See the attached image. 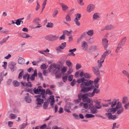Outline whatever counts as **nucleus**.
Segmentation results:
<instances>
[{"mask_svg": "<svg viewBox=\"0 0 129 129\" xmlns=\"http://www.w3.org/2000/svg\"><path fill=\"white\" fill-rule=\"evenodd\" d=\"M84 77L79 79L77 80V82L78 83H81L80 86L81 88L80 91L84 93H86L90 91L93 87V81L89 80L85 82L86 79L85 78H89L91 77L90 74L85 73Z\"/></svg>", "mask_w": 129, "mask_h": 129, "instance_id": "nucleus-1", "label": "nucleus"}, {"mask_svg": "<svg viewBox=\"0 0 129 129\" xmlns=\"http://www.w3.org/2000/svg\"><path fill=\"white\" fill-rule=\"evenodd\" d=\"M115 108H112L109 109L108 112H112V113L114 114L118 109L123 108L122 103L120 102H118Z\"/></svg>", "mask_w": 129, "mask_h": 129, "instance_id": "nucleus-2", "label": "nucleus"}, {"mask_svg": "<svg viewBox=\"0 0 129 129\" xmlns=\"http://www.w3.org/2000/svg\"><path fill=\"white\" fill-rule=\"evenodd\" d=\"M58 38V36L56 35H50L46 36L45 38L47 40L54 41L56 40Z\"/></svg>", "mask_w": 129, "mask_h": 129, "instance_id": "nucleus-3", "label": "nucleus"}, {"mask_svg": "<svg viewBox=\"0 0 129 129\" xmlns=\"http://www.w3.org/2000/svg\"><path fill=\"white\" fill-rule=\"evenodd\" d=\"M66 43L64 42L61 43V45L56 47L55 49L58 53H59L62 52L61 49H63L66 47Z\"/></svg>", "mask_w": 129, "mask_h": 129, "instance_id": "nucleus-4", "label": "nucleus"}, {"mask_svg": "<svg viewBox=\"0 0 129 129\" xmlns=\"http://www.w3.org/2000/svg\"><path fill=\"white\" fill-rule=\"evenodd\" d=\"M9 66L11 69L12 71L13 72L14 71L16 68V62L13 61H11L8 64Z\"/></svg>", "mask_w": 129, "mask_h": 129, "instance_id": "nucleus-5", "label": "nucleus"}, {"mask_svg": "<svg viewBox=\"0 0 129 129\" xmlns=\"http://www.w3.org/2000/svg\"><path fill=\"white\" fill-rule=\"evenodd\" d=\"M95 8L94 5L92 4H90L88 5L87 7V11L90 13L93 11Z\"/></svg>", "mask_w": 129, "mask_h": 129, "instance_id": "nucleus-6", "label": "nucleus"}, {"mask_svg": "<svg viewBox=\"0 0 129 129\" xmlns=\"http://www.w3.org/2000/svg\"><path fill=\"white\" fill-rule=\"evenodd\" d=\"M78 97L79 98L82 99V101L84 102H85L86 100L88 98V94L85 93L83 94H82L81 93H80L78 94Z\"/></svg>", "mask_w": 129, "mask_h": 129, "instance_id": "nucleus-7", "label": "nucleus"}, {"mask_svg": "<svg viewBox=\"0 0 129 129\" xmlns=\"http://www.w3.org/2000/svg\"><path fill=\"white\" fill-rule=\"evenodd\" d=\"M87 43L85 41H83L81 44L82 49L84 50H86L88 47Z\"/></svg>", "mask_w": 129, "mask_h": 129, "instance_id": "nucleus-8", "label": "nucleus"}, {"mask_svg": "<svg viewBox=\"0 0 129 129\" xmlns=\"http://www.w3.org/2000/svg\"><path fill=\"white\" fill-rule=\"evenodd\" d=\"M108 40L106 38H103L102 39V44L105 49H106L108 46Z\"/></svg>", "mask_w": 129, "mask_h": 129, "instance_id": "nucleus-9", "label": "nucleus"}, {"mask_svg": "<svg viewBox=\"0 0 129 129\" xmlns=\"http://www.w3.org/2000/svg\"><path fill=\"white\" fill-rule=\"evenodd\" d=\"M53 67L55 69H54L53 72L55 74H58L59 73L60 68L59 66H57L55 64H54Z\"/></svg>", "mask_w": 129, "mask_h": 129, "instance_id": "nucleus-10", "label": "nucleus"}, {"mask_svg": "<svg viewBox=\"0 0 129 129\" xmlns=\"http://www.w3.org/2000/svg\"><path fill=\"white\" fill-rule=\"evenodd\" d=\"M92 70L94 74L96 76L99 75L100 74L99 69L97 68L94 67L92 68Z\"/></svg>", "mask_w": 129, "mask_h": 129, "instance_id": "nucleus-11", "label": "nucleus"}, {"mask_svg": "<svg viewBox=\"0 0 129 129\" xmlns=\"http://www.w3.org/2000/svg\"><path fill=\"white\" fill-rule=\"evenodd\" d=\"M42 91V87L40 86H39L37 88L35 87L33 89L34 92L36 94H38L40 92H41Z\"/></svg>", "mask_w": 129, "mask_h": 129, "instance_id": "nucleus-12", "label": "nucleus"}, {"mask_svg": "<svg viewBox=\"0 0 129 129\" xmlns=\"http://www.w3.org/2000/svg\"><path fill=\"white\" fill-rule=\"evenodd\" d=\"M90 113L92 114H95L97 113V111L96 109L93 106L91 107L90 105Z\"/></svg>", "mask_w": 129, "mask_h": 129, "instance_id": "nucleus-13", "label": "nucleus"}, {"mask_svg": "<svg viewBox=\"0 0 129 129\" xmlns=\"http://www.w3.org/2000/svg\"><path fill=\"white\" fill-rule=\"evenodd\" d=\"M60 5L62 7V10L64 12H66L68 8V6L63 3H60Z\"/></svg>", "mask_w": 129, "mask_h": 129, "instance_id": "nucleus-14", "label": "nucleus"}, {"mask_svg": "<svg viewBox=\"0 0 129 129\" xmlns=\"http://www.w3.org/2000/svg\"><path fill=\"white\" fill-rule=\"evenodd\" d=\"M105 29L107 30H111L114 28V27L112 24H110L108 25L105 26Z\"/></svg>", "mask_w": 129, "mask_h": 129, "instance_id": "nucleus-15", "label": "nucleus"}, {"mask_svg": "<svg viewBox=\"0 0 129 129\" xmlns=\"http://www.w3.org/2000/svg\"><path fill=\"white\" fill-rule=\"evenodd\" d=\"M20 35L21 37L24 38H27L29 37L32 38V36L29 35L28 34L25 33H23L21 34Z\"/></svg>", "mask_w": 129, "mask_h": 129, "instance_id": "nucleus-16", "label": "nucleus"}, {"mask_svg": "<svg viewBox=\"0 0 129 129\" xmlns=\"http://www.w3.org/2000/svg\"><path fill=\"white\" fill-rule=\"evenodd\" d=\"M100 18V14L98 13H95L94 14L93 18L95 20H98Z\"/></svg>", "mask_w": 129, "mask_h": 129, "instance_id": "nucleus-17", "label": "nucleus"}, {"mask_svg": "<svg viewBox=\"0 0 129 129\" xmlns=\"http://www.w3.org/2000/svg\"><path fill=\"white\" fill-rule=\"evenodd\" d=\"M111 52V50H107L103 53L102 55L106 58V56L108 55Z\"/></svg>", "mask_w": 129, "mask_h": 129, "instance_id": "nucleus-18", "label": "nucleus"}, {"mask_svg": "<svg viewBox=\"0 0 129 129\" xmlns=\"http://www.w3.org/2000/svg\"><path fill=\"white\" fill-rule=\"evenodd\" d=\"M100 80V78H96L95 79L93 82L94 83L95 85L94 86L93 85V87H96L97 88H98L99 85H97V84L99 82V80ZM94 87H93L92 88H93Z\"/></svg>", "mask_w": 129, "mask_h": 129, "instance_id": "nucleus-19", "label": "nucleus"}, {"mask_svg": "<svg viewBox=\"0 0 129 129\" xmlns=\"http://www.w3.org/2000/svg\"><path fill=\"white\" fill-rule=\"evenodd\" d=\"M27 96L25 97L24 99L26 102L27 103H30L31 102V99L30 97L28 95V94H27Z\"/></svg>", "mask_w": 129, "mask_h": 129, "instance_id": "nucleus-20", "label": "nucleus"}, {"mask_svg": "<svg viewBox=\"0 0 129 129\" xmlns=\"http://www.w3.org/2000/svg\"><path fill=\"white\" fill-rule=\"evenodd\" d=\"M43 101L44 100L43 99L38 98L36 99V103L37 105H40L43 103Z\"/></svg>", "mask_w": 129, "mask_h": 129, "instance_id": "nucleus-21", "label": "nucleus"}, {"mask_svg": "<svg viewBox=\"0 0 129 129\" xmlns=\"http://www.w3.org/2000/svg\"><path fill=\"white\" fill-rule=\"evenodd\" d=\"M126 40V37H124L121 40L120 42L119 43V44L123 46L125 43Z\"/></svg>", "mask_w": 129, "mask_h": 129, "instance_id": "nucleus-22", "label": "nucleus"}, {"mask_svg": "<svg viewBox=\"0 0 129 129\" xmlns=\"http://www.w3.org/2000/svg\"><path fill=\"white\" fill-rule=\"evenodd\" d=\"M25 60L23 58L20 57L18 59V62L19 64H23L25 62Z\"/></svg>", "mask_w": 129, "mask_h": 129, "instance_id": "nucleus-23", "label": "nucleus"}, {"mask_svg": "<svg viewBox=\"0 0 129 129\" xmlns=\"http://www.w3.org/2000/svg\"><path fill=\"white\" fill-rule=\"evenodd\" d=\"M37 74V71L36 69H35L34 72V73L32 74L31 77L30 79L32 81H33L35 80V77L36 76Z\"/></svg>", "mask_w": 129, "mask_h": 129, "instance_id": "nucleus-24", "label": "nucleus"}, {"mask_svg": "<svg viewBox=\"0 0 129 129\" xmlns=\"http://www.w3.org/2000/svg\"><path fill=\"white\" fill-rule=\"evenodd\" d=\"M71 108V107L70 106L67 105L64 107V110L65 111L68 113H71V111L69 110Z\"/></svg>", "mask_w": 129, "mask_h": 129, "instance_id": "nucleus-25", "label": "nucleus"}, {"mask_svg": "<svg viewBox=\"0 0 129 129\" xmlns=\"http://www.w3.org/2000/svg\"><path fill=\"white\" fill-rule=\"evenodd\" d=\"M80 106H83V107L85 109H87L88 107V103H84L83 102H81L80 103Z\"/></svg>", "mask_w": 129, "mask_h": 129, "instance_id": "nucleus-26", "label": "nucleus"}, {"mask_svg": "<svg viewBox=\"0 0 129 129\" xmlns=\"http://www.w3.org/2000/svg\"><path fill=\"white\" fill-rule=\"evenodd\" d=\"M50 50L48 48H47L46 50L41 51H39V52L42 54H44L45 56H46V54H45V53L47 52H49Z\"/></svg>", "mask_w": 129, "mask_h": 129, "instance_id": "nucleus-27", "label": "nucleus"}, {"mask_svg": "<svg viewBox=\"0 0 129 129\" xmlns=\"http://www.w3.org/2000/svg\"><path fill=\"white\" fill-rule=\"evenodd\" d=\"M128 101V99L127 97L125 96L123 98L122 100V103L123 104H125L127 103Z\"/></svg>", "mask_w": 129, "mask_h": 129, "instance_id": "nucleus-28", "label": "nucleus"}, {"mask_svg": "<svg viewBox=\"0 0 129 129\" xmlns=\"http://www.w3.org/2000/svg\"><path fill=\"white\" fill-rule=\"evenodd\" d=\"M13 85L15 87L19 86L20 84V83L16 80L14 81L13 82Z\"/></svg>", "mask_w": 129, "mask_h": 129, "instance_id": "nucleus-29", "label": "nucleus"}, {"mask_svg": "<svg viewBox=\"0 0 129 129\" xmlns=\"http://www.w3.org/2000/svg\"><path fill=\"white\" fill-rule=\"evenodd\" d=\"M66 63L67 65L68 66L69 68H72V64L70 60H68L66 61Z\"/></svg>", "mask_w": 129, "mask_h": 129, "instance_id": "nucleus-30", "label": "nucleus"}, {"mask_svg": "<svg viewBox=\"0 0 129 129\" xmlns=\"http://www.w3.org/2000/svg\"><path fill=\"white\" fill-rule=\"evenodd\" d=\"M75 18L74 19L80 20L82 16L80 14L77 13L75 14Z\"/></svg>", "mask_w": 129, "mask_h": 129, "instance_id": "nucleus-31", "label": "nucleus"}, {"mask_svg": "<svg viewBox=\"0 0 129 129\" xmlns=\"http://www.w3.org/2000/svg\"><path fill=\"white\" fill-rule=\"evenodd\" d=\"M23 18H22L17 19L15 22V24L17 25H20L21 22V20H23Z\"/></svg>", "mask_w": 129, "mask_h": 129, "instance_id": "nucleus-32", "label": "nucleus"}, {"mask_svg": "<svg viewBox=\"0 0 129 129\" xmlns=\"http://www.w3.org/2000/svg\"><path fill=\"white\" fill-rule=\"evenodd\" d=\"M93 32L94 31L93 30H90L87 32V34L88 35L92 36L94 34Z\"/></svg>", "mask_w": 129, "mask_h": 129, "instance_id": "nucleus-33", "label": "nucleus"}, {"mask_svg": "<svg viewBox=\"0 0 129 129\" xmlns=\"http://www.w3.org/2000/svg\"><path fill=\"white\" fill-rule=\"evenodd\" d=\"M122 46L118 44L117 47V49L115 50V52L116 53H117L119 52L120 49L122 48Z\"/></svg>", "mask_w": 129, "mask_h": 129, "instance_id": "nucleus-34", "label": "nucleus"}, {"mask_svg": "<svg viewBox=\"0 0 129 129\" xmlns=\"http://www.w3.org/2000/svg\"><path fill=\"white\" fill-rule=\"evenodd\" d=\"M9 37V36H8L7 37L4 38L1 41H0L1 44H3L6 42L8 40Z\"/></svg>", "mask_w": 129, "mask_h": 129, "instance_id": "nucleus-35", "label": "nucleus"}, {"mask_svg": "<svg viewBox=\"0 0 129 129\" xmlns=\"http://www.w3.org/2000/svg\"><path fill=\"white\" fill-rule=\"evenodd\" d=\"M117 101L116 99H114L113 100L112 102V105H111V107L113 108L117 104Z\"/></svg>", "mask_w": 129, "mask_h": 129, "instance_id": "nucleus-36", "label": "nucleus"}, {"mask_svg": "<svg viewBox=\"0 0 129 129\" xmlns=\"http://www.w3.org/2000/svg\"><path fill=\"white\" fill-rule=\"evenodd\" d=\"M95 116L91 114H86L85 117L86 118H93Z\"/></svg>", "mask_w": 129, "mask_h": 129, "instance_id": "nucleus-37", "label": "nucleus"}, {"mask_svg": "<svg viewBox=\"0 0 129 129\" xmlns=\"http://www.w3.org/2000/svg\"><path fill=\"white\" fill-rule=\"evenodd\" d=\"M29 75L27 73L24 75L23 76V79H27V81H28L29 79Z\"/></svg>", "mask_w": 129, "mask_h": 129, "instance_id": "nucleus-38", "label": "nucleus"}, {"mask_svg": "<svg viewBox=\"0 0 129 129\" xmlns=\"http://www.w3.org/2000/svg\"><path fill=\"white\" fill-rule=\"evenodd\" d=\"M41 21L40 19L39 18H35L33 20V22L35 23L38 24Z\"/></svg>", "mask_w": 129, "mask_h": 129, "instance_id": "nucleus-39", "label": "nucleus"}, {"mask_svg": "<svg viewBox=\"0 0 129 129\" xmlns=\"http://www.w3.org/2000/svg\"><path fill=\"white\" fill-rule=\"evenodd\" d=\"M117 110V114H119L122 113L123 111L124 108H122L118 109Z\"/></svg>", "mask_w": 129, "mask_h": 129, "instance_id": "nucleus-40", "label": "nucleus"}, {"mask_svg": "<svg viewBox=\"0 0 129 129\" xmlns=\"http://www.w3.org/2000/svg\"><path fill=\"white\" fill-rule=\"evenodd\" d=\"M79 20H80L74 19V21L75 22V23L78 26H79L80 25V23L79 21Z\"/></svg>", "mask_w": 129, "mask_h": 129, "instance_id": "nucleus-41", "label": "nucleus"}, {"mask_svg": "<svg viewBox=\"0 0 129 129\" xmlns=\"http://www.w3.org/2000/svg\"><path fill=\"white\" fill-rule=\"evenodd\" d=\"M58 12V11L57 10H54L52 16L54 18H55Z\"/></svg>", "mask_w": 129, "mask_h": 129, "instance_id": "nucleus-42", "label": "nucleus"}, {"mask_svg": "<svg viewBox=\"0 0 129 129\" xmlns=\"http://www.w3.org/2000/svg\"><path fill=\"white\" fill-rule=\"evenodd\" d=\"M37 96H38L40 98H44L45 97V93L44 92L40 94L37 95Z\"/></svg>", "mask_w": 129, "mask_h": 129, "instance_id": "nucleus-43", "label": "nucleus"}, {"mask_svg": "<svg viewBox=\"0 0 129 129\" xmlns=\"http://www.w3.org/2000/svg\"><path fill=\"white\" fill-rule=\"evenodd\" d=\"M37 4L36 6V11H37L39 9H40V5L38 1H37Z\"/></svg>", "mask_w": 129, "mask_h": 129, "instance_id": "nucleus-44", "label": "nucleus"}, {"mask_svg": "<svg viewBox=\"0 0 129 129\" xmlns=\"http://www.w3.org/2000/svg\"><path fill=\"white\" fill-rule=\"evenodd\" d=\"M93 92L94 94L95 93H98L100 92V90L95 88H94Z\"/></svg>", "mask_w": 129, "mask_h": 129, "instance_id": "nucleus-45", "label": "nucleus"}, {"mask_svg": "<svg viewBox=\"0 0 129 129\" xmlns=\"http://www.w3.org/2000/svg\"><path fill=\"white\" fill-rule=\"evenodd\" d=\"M122 72L123 74L127 77L129 75V73L125 70H123Z\"/></svg>", "mask_w": 129, "mask_h": 129, "instance_id": "nucleus-46", "label": "nucleus"}, {"mask_svg": "<svg viewBox=\"0 0 129 129\" xmlns=\"http://www.w3.org/2000/svg\"><path fill=\"white\" fill-rule=\"evenodd\" d=\"M85 102L90 103V105H93V102L89 98H87V99L86 100Z\"/></svg>", "mask_w": 129, "mask_h": 129, "instance_id": "nucleus-47", "label": "nucleus"}, {"mask_svg": "<svg viewBox=\"0 0 129 129\" xmlns=\"http://www.w3.org/2000/svg\"><path fill=\"white\" fill-rule=\"evenodd\" d=\"M103 63L98 61H97L98 67L99 69L100 68L102 67Z\"/></svg>", "mask_w": 129, "mask_h": 129, "instance_id": "nucleus-48", "label": "nucleus"}, {"mask_svg": "<svg viewBox=\"0 0 129 129\" xmlns=\"http://www.w3.org/2000/svg\"><path fill=\"white\" fill-rule=\"evenodd\" d=\"M17 116H16L15 114H10L9 116L10 118L11 119H14Z\"/></svg>", "mask_w": 129, "mask_h": 129, "instance_id": "nucleus-49", "label": "nucleus"}, {"mask_svg": "<svg viewBox=\"0 0 129 129\" xmlns=\"http://www.w3.org/2000/svg\"><path fill=\"white\" fill-rule=\"evenodd\" d=\"M53 26V24L51 22H48L46 25V26L48 27H52Z\"/></svg>", "mask_w": 129, "mask_h": 129, "instance_id": "nucleus-50", "label": "nucleus"}, {"mask_svg": "<svg viewBox=\"0 0 129 129\" xmlns=\"http://www.w3.org/2000/svg\"><path fill=\"white\" fill-rule=\"evenodd\" d=\"M67 67H63L61 69V71L62 73L65 72L67 70Z\"/></svg>", "mask_w": 129, "mask_h": 129, "instance_id": "nucleus-51", "label": "nucleus"}, {"mask_svg": "<svg viewBox=\"0 0 129 129\" xmlns=\"http://www.w3.org/2000/svg\"><path fill=\"white\" fill-rule=\"evenodd\" d=\"M116 118V116L115 115H112V114H111L110 116H109V119H115Z\"/></svg>", "mask_w": 129, "mask_h": 129, "instance_id": "nucleus-52", "label": "nucleus"}, {"mask_svg": "<svg viewBox=\"0 0 129 129\" xmlns=\"http://www.w3.org/2000/svg\"><path fill=\"white\" fill-rule=\"evenodd\" d=\"M47 1V0H44L43 1V3L42 5V10H44V9L45 8V7L46 5Z\"/></svg>", "mask_w": 129, "mask_h": 129, "instance_id": "nucleus-53", "label": "nucleus"}, {"mask_svg": "<svg viewBox=\"0 0 129 129\" xmlns=\"http://www.w3.org/2000/svg\"><path fill=\"white\" fill-rule=\"evenodd\" d=\"M66 20L67 21H70L71 20L70 16L68 15H67L66 17Z\"/></svg>", "mask_w": 129, "mask_h": 129, "instance_id": "nucleus-54", "label": "nucleus"}, {"mask_svg": "<svg viewBox=\"0 0 129 129\" xmlns=\"http://www.w3.org/2000/svg\"><path fill=\"white\" fill-rule=\"evenodd\" d=\"M105 59V57H104L102 55L101 57L100 58V60H98V61L100 62L103 63L104 62V60Z\"/></svg>", "mask_w": 129, "mask_h": 129, "instance_id": "nucleus-55", "label": "nucleus"}, {"mask_svg": "<svg viewBox=\"0 0 129 129\" xmlns=\"http://www.w3.org/2000/svg\"><path fill=\"white\" fill-rule=\"evenodd\" d=\"M24 90L26 91L29 92L31 93H32V89L28 88L27 87L25 88Z\"/></svg>", "mask_w": 129, "mask_h": 129, "instance_id": "nucleus-56", "label": "nucleus"}, {"mask_svg": "<svg viewBox=\"0 0 129 129\" xmlns=\"http://www.w3.org/2000/svg\"><path fill=\"white\" fill-rule=\"evenodd\" d=\"M41 69H47V67L46 64L44 63L42 64L40 66Z\"/></svg>", "mask_w": 129, "mask_h": 129, "instance_id": "nucleus-57", "label": "nucleus"}, {"mask_svg": "<svg viewBox=\"0 0 129 129\" xmlns=\"http://www.w3.org/2000/svg\"><path fill=\"white\" fill-rule=\"evenodd\" d=\"M48 103L47 102H45L44 104L43 105V108L45 109H47L48 106Z\"/></svg>", "mask_w": 129, "mask_h": 129, "instance_id": "nucleus-58", "label": "nucleus"}, {"mask_svg": "<svg viewBox=\"0 0 129 129\" xmlns=\"http://www.w3.org/2000/svg\"><path fill=\"white\" fill-rule=\"evenodd\" d=\"M68 78V75L67 76H64L62 77V79L63 81L64 82H65L67 80Z\"/></svg>", "mask_w": 129, "mask_h": 129, "instance_id": "nucleus-59", "label": "nucleus"}, {"mask_svg": "<svg viewBox=\"0 0 129 129\" xmlns=\"http://www.w3.org/2000/svg\"><path fill=\"white\" fill-rule=\"evenodd\" d=\"M46 93L50 95L52 94V92L49 89H47L46 90Z\"/></svg>", "mask_w": 129, "mask_h": 129, "instance_id": "nucleus-60", "label": "nucleus"}, {"mask_svg": "<svg viewBox=\"0 0 129 129\" xmlns=\"http://www.w3.org/2000/svg\"><path fill=\"white\" fill-rule=\"evenodd\" d=\"M23 74L24 72L23 71L20 73L18 76V78L19 79H20L22 78V76L23 75Z\"/></svg>", "mask_w": 129, "mask_h": 129, "instance_id": "nucleus-61", "label": "nucleus"}, {"mask_svg": "<svg viewBox=\"0 0 129 129\" xmlns=\"http://www.w3.org/2000/svg\"><path fill=\"white\" fill-rule=\"evenodd\" d=\"M72 31V30H70V31H69L68 30H66L65 31L64 33L67 34L68 36H70L71 34Z\"/></svg>", "mask_w": 129, "mask_h": 129, "instance_id": "nucleus-62", "label": "nucleus"}, {"mask_svg": "<svg viewBox=\"0 0 129 129\" xmlns=\"http://www.w3.org/2000/svg\"><path fill=\"white\" fill-rule=\"evenodd\" d=\"M81 67V64L79 63H77L76 65V69L77 70H78Z\"/></svg>", "mask_w": 129, "mask_h": 129, "instance_id": "nucleus-63", "label": "nucleus"}, {"mask_svg": "<svg viewBox=\"0 0 129 129\" xmlns=\"http://www.w3.org/2000/svg\"><path fill=\"white\" fill-rule=\"evenodd\" d=\"M124 107L125 109H126L129 108V102L124 105Z\"/></svg>", "mask_w": 129, "mask_h": 129, "instance_id": "nucleus-64", "label": "nucleus"}]
</instances>
